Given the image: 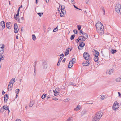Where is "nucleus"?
Here are the masks:
<instances>
[{
	"instance_id": "obj_1",
	"label": "nucleus",
	"mask_w": 121,
	"mask_h": 121,
	"mask_svg": "<svg viewBox=\"0 0 121 121\" xmlns=\"http://www.w3.org/2000/svg\"><path fill=\"white\" fill-rule=\"evenodd\" d=\"M95 26L96 30L98 32L101 33L104 32V26L100 22H98L95 25Z\"/></svg>"
},
{
	"instance_id": "obj_2",
	"label": "nucleus",
	"mask_w": 121,
	"mask_h": 121,
	"mask_svg": "<svg viewBox=\"0 0 121 121\" xmlns=\"http://www.w3.org/2000/svg\"><path fill=\"white\" fill-rule=\"evenodd\" d=\"M102 115V113L100 112L97 113L92 119V121H98Z\"/></svg>"
},
{
	"instance_id": "obj_3",
	"label": "nucleus",
	"mask_w": 121,
	"mask_h": 121,
	"mask_svg": "<svg viewBox=\"0 0 121 121\" xmlns=\"http://www.w3.org/2000/svg\"><path fill=\"white\" fill-rule=\"evenodd\" d=\"M115 9L116 12L119 14L121 13V5L119 3L116 4L115 7Z\"/></svg>"
},
{
	"instance_id": "obj_4",
	"label": "nucleus",
	"mask_w": 121,
	"mask_h": 121,
	"mask_svg": "<svg viewBox=\"0 0 121 121\" xmlns=\"http://www.w3.org/2000/svg\"><path fill=\"white\" fill-rule=\"evenodd\" d=\"M119 107V103H118L117 101H115L114 102L113 106L112 109L116 111L117 110Z\"/></svg>"
},
{
	"instance_id": "obj_5",
	"label": "nucleus",
	"mask_w": 121,
	"mask_h": 121,
	"mask_svg": "<svg viewBox=\"0 0 121 121\" xmlns=\"http://www.w3.org/2000/svg\"><path fill=\"white\" fill-rule=\"evenodd\" d=\"M83 56L85 59L86 60H89L90 59V56L87 52H85L84 53Z\"/></svg>"
},
{
	"instance_id": "obj_6",
	"label": "nucleus",
	"mask_w": 121,
	"mask_h": 121,
	"mask_svg": "<svg viewBox=\"0 0 121 121\" xmlns=\"http://www.w3.org/2000/svg\"><path fill=\"white\" fill-rule=\"evenodd\" d=\"M5 27V23L4 21H2L0 23V28L3 30Z\"/></svg>"
},
{
	"instance_id": "obj_7",
	"label": "nucleus",
	"mask_w": 121,
	"mask_h": 121,
	"mask_svg": "<svg viewBox=\"0 0 121 121\" xmlns=\"http://www.w3.org/2000/svg\"><path fill=\"white\" fill-rule=\"evenodd\" d=\"M4 44L2 45H0V54H2L4 52Z\"/></svg>"
},
{
	"instance_id": "obj_8",
	"label": "nucleus",
	"mask_w": 121,
	"mask_h": 121,
	"mask_svg": "<svg viewBox=\"0 0 121 121\" xmlns=\"http://www.w3.org/2000/svg\"><path fill=\"white\" fill-rule=\"evenodd\" d=\"M64 55L63 54L60 55V58L59 59L58 61L57 64V66H58L59 65L60 62H61L62 59L64 57Z\"/></svg>"
},
{
	"instance_id": "obj_9",
	"label": "nucleus",
	"mask_w": 121,
	"mask_h": 121,
	"mask_svg": "<svg viewBox=\"0 0 121 121\" xmlns=\"http://www.w3.org/2000/svg\"><path fill=\"white\" fill-rule=\"evenodd\" d=\"M14 32L15 33H17L18 31V26L17 23H15L14 25Z\"/></svg>"
},
{
	"instance_id": "obj_10",
	"label": "nucleus",
	"mask_w": 121,
	"mask_h": 121,
	"mask_svg": "<svg viewBox=\"0 0 121 121\" xmlns=\"http://www.w3.org/2000/svg\"><path fill=\"white\" fill-rule=\"evenodd\" d=\"M89 64V62L88 60L85 61H84L82 65L84 66H88Z\"/></svg>"
},
{
	"instance_id": "obj_11",
	"label": "nucleus",
	"mask_w": 121,
	"mask_h": 121,
	"mask_svg": "<svg viewBox=\"0 0 121 121\" xmlns=\"http://www.w3.org/2000/svg\"><path fill=\"white\" fill-rule=\"evenodd\" d=\"M69 48H68L65 51V56L67 55L69 53Z\"/></svg>"
},
{
	"instance_id": "obj_12",
	"label": "nucleus",
	"mask_w": 121,
	"mask_h": 121,
	"mask_svg": "<svg viewBox=\"0 0 121 121\" xmlns=\"http://www.w3.org/2000/svg\"><path fill=\"white\" fill-rule=\"evenodd\" d=\"M113 69H112L110 70L108 69L106 71V73H108L109 74H111L113 72Z\"/></svg>"
},
{
	"instance_id": "obj_13",
	"label": "nucleus",
	"mask_w": 121,
	"mask_h": 121,
	"mask_svg": "<svg viewBox=\"0 0 121 121\" xmlns=\"http://www.w3.org/2000/svg\"><path fill=\"white\" fill-rule=\"evenodd\" d=\"M82 36H79L78 38V39H79L80 40H81V42L85 41L86 40L85 37L82 38Z\"/></svg>"
},
{
	"instance_id": "obj_14",
	"label": "nucleus",
	"mask_w": 121,
	"mask_h": 121,
	"mask_svg": "<svg viewBox=\"0 0 121 121\" xmlns=\"http://www.w3.org/2000/svg\"><path fill=\"white\" fill-rule=\"evenodd\" d=\"M10 22H8L6 23V26L7 28L9 29H10L11 28V26H10L9 24Z\"/></svg>"
},
{
	"instance_id": "obj_15",
	"label": "nucleus",
	"mask_w": 121,
	"mask_h": 121,
	"mask_svg": "<svg viewBox=\"0 0 121 121\" xmlns=\"http://www.w3.org/2000/svg\"><path fill=\"white\" fill-rule=\"evenodd\" d=\"M15 78H13L10 81L11 82H12V85L11 86H10V88H11L13 86V84L14 83L15 81Z\"/></svg>"
},
{
	"instance_id": "obj_16",
	"label": "nucleus",
	"mask_w": 121,
	"mask_h": 121,
	"mask_svg": "<svg viewBox=\"0 0 121 121\" xmlns=\"http://www.w3.org/2000/svg\"><path fill=\"white\" fill-rule=\"evenodd\" d=\"M94 51L95 52V56L98 57L99 56V52L97 50H95L94 49H93V52Z\"/></svg>"
},
{
	"instance_id": "obj_17",
	"label": "nucleus",
	"mask_w": 121,
	"mask_h": 121,
	"mask_svg": "<svg viewBox=\"0 0 121 121\" xmlns=\"http://www.w3.org/2000/svg\"><path fill=\"white\" fill-rule=\"evenodd\" d=\"M61 12H63V13L64 12H65V6L64 5H62L61 6Z\"/></svg>"
},
{
	"instance_id": "obj_18",
	"label": "nucleus",
	"mask_w": 121,
	"mask_h": 121,
	"mask_svg": "<svg viewBox=\"0 0 121 121\" xmlns=\"http://www.w3.org/2000/svg\"><path fill=\"white\" fill-rule=\"evenodd\" d=\"M73 65V63L72 62V61H70L68 65L69 68H70L72 67Z\"/></svg>"
},
{
	"instance_id": "obj_19",
	"label": "nucleus",
	"mask_w": 121,
	"mask_h": 121,
	"mask_svg": "<svg viewBox=\"0 0 121 121\" xmlns=\"http://www.w3.org/2000/svg\"><path fill=\"white\" fill-rule=\"evenodd\" d=\"M85 45L84 43L82 42H80L79 43V46L81 47H83Z\"/></svg>"
},
{
	"instance_id": "obj_20",
	"label": "nucleus",
	"mask_w": 121,
	"mask_h": 121,
	"mask_svg": "<svg viewBox=\"0 0 121 121\" xmlns=\"http://www.w3.org/2000/svg\"><path fill=\"white\" fill-rule=\"evenodd\" d=\"M81 106L80 105H78L74 109V110L78 111L80 109Z\"/></svg>"
},
{
	"instance_id": "obj_21",
	"label": "nucleus",
	"mask_w": 121,
	"mask_h": 121,
	"mask_svg": "<svg viewBox=\"0 0 121 121\" xmlns=\"http://www.w3.org/2000/svg\"><path fill=\"white\" fill-rule=\"evenodd\" d=\"M8 97V95L7 94H6L4 96V102H6L7 100V98Z\"/></svg>"
},
{
	"instance_id": "obj_22",
	"label": "nucleus",
	"mask_w": 121,
	"mask_h": 121,
	"mask_svg": "<svg viewBox=\"0 0 121 121\" xmlns=\"http://www.w3.org/2000/svg\"><path fill=\"white\" fill-rule=\"evenodd\" d=\"M43 68L44 69H46L47 67L46 62H44L43 63Z\"/></svg>"
},
{
	"instance_id": "obj_23",
	"label": "nucleus",
	"mask_w": 121,
	"mask_h": 121,
	"mask_svg": "<svg viewBox=\"0 0 121 121\" xmlns=\"http://www.w3.org/2000/svg\"><path fill=\"white\" fill-rule=\"evenodd\" d=\"M20 91V90L18 89H17L15 90V92L16 93V98L17 97L18 95V93Z\"/></svg>"
},
{
	"instance_id": "obj_24",
	"label": "nucleus",
	"mask_w": 121,
	"mask_h": 121,
	"mask_svg": "<svg viewBox=\"0 0 121 121\" xmlns=\"http://www.w3.org/2000/svg\"><path fill=\"white\" fill-rule=\"evenodd\" d=\"M34 104V102L33 101H31L29 104V106L30 107H32Z\"/></svg>"
},
{
	"instance_id": "obj_25",
	"label": "nucleus",
	"mask_w": 121,
	"mask_h": 121,
	"mask_svg": "<svg viewBox=\"0 0 121 121\" xmlns=\"http://www.w3.org/2000/svg\"><path fill=\"white\" fill-rule=\"evenodd\" d=\"M116 81L117 82H121V77L117 78L116 79Z\"/></svg>"
},
{
	"instance_id": "obj_26",
	"label": "nucleus",
	"mask_w": 121,
	"mask_h": 121,
	"mask_svg": "<svg viewBox=\"0 0 121 121\" xmlns=\"http://www.w3.org/2000/svg\"><path fill=\"white\" fill-rule=\"evenodd\" d=\"M53 92H54V94L56 96V95H58V94L57 95V94H58L59 93V91H56V90H55V91H53Z\"/></svg>"
},
{
	"instance_id": "obj_27",
	"label": "nucleus",
	"mask_w": 121,
	"mask_h": 121,
	"mask_svg": "<svg viewBox=\"0 0 121 121\" xmlns=\"http://www.w3.org/2000/svg\"><path fill=\"white\" fill-rule=\"evenodd\" d=\"M4 57L5 56L4 55L2 54H1L0 55V59L1 60H3L4 59Z\"/></svg>"
},
{
	"instance_id": "obj_28",
	"label": "nucleus",
	"mask_w": 121,
	"mask_h": 121,
	"mask_svg": "<svg viewBox=\"0 0 121 121\" xmlns=\"http://www.w3.org/2000/svg\"><path fill=\"white\" fill-rule=\"evenodd\" d=\"M101 9H102V10L104 12L103 14L104 15L105 14V10L104 8L103 7H101L100 8Z\"/></svg>"
},
{
	"instance_id": "obj_29",
	"label": "nucleus",
	"mask_w": 121,
	"mask_h": 121,
	"mask_svg": "<svg viewBox=\"0 0 121 121\" xmlns=\"http://www.w3.org/2000/svg\"><path fill=\"white\" fill-rule=\"evenodd\" d=\"M3 109H5L6 110H7L8 109V107L6 105H5L3 106Z\"/></svg>"
},
{
	"instance_id": "obj_30",
	"label": "nucleus",
	"mask_w": 121,
	"mask_h": 121,
	"mask_svg": "<svg viewBox=\"0 0 121 121\" xmlns=\"http://www.w3.org/2000/svg\"><path fill=\"white\" fill-rule=\"evenodd\" d=\"M75 36V34L71 36L70 39L71 40L74 39Z\"/></svg>"
},
{
	"instance_id": "obj_31",
	"label": "nucleus",
	"mask_w": 121,
	"mask_h": 121,
	"mask_svg": "<svg viewBox=\"0 0 121 121\" xmlns=\"http://www.w3.org/2000/svg\"><path fill=\"white\" fill-rule=\"evenodd\" d=\"M83 35H84V36L85 37V39H87L88 38V35L87 34L85 33H84Z\"/></svg>"
},
{
	"instance_id": "obj_32",
	"label": "nucleus",
	"mask_w": 121,
	"mask_h": 121,
	"mask_svg": "<svg viewBox=\"0 0 121 121\" xmlns=\"http://www.w3.org/2000/svg\"><path fill=\"white\" fill-rule=\"evenodd\" d=\"M77 27L78 30H80L81 28V26L80 25H78L77 26Z\"/></svg>"
},
{
	"instance_id": "obj_33",
	"label": "nucleus",
	"mask_w": 121,
	"mask_h": 121,
	"mask_svg": "<svg viewBox=\"0 0 121 121\" xmlns=\"http://www.w3.org/2000/svg\"><path fill=\"white\" fill-rule=\"evenodd\" d=\"M111 52L112 53L114 54L117 51L116 50L112 49L111 50Z\"/></svg>"
},
{
	"instance_id": "obj_34",
	"label": "nucleus",
	"mask_w": 121,
	"mask_h": 121,
	"mask_svg": "<svg viewBox=\"0 0 121 121\" xmlns=\"http://www.w3.org/2000/svg\"><path fill=\"white\" fill-rule=\"evenodd\" d=\"M86 113V111H82L81 113V115L82 116L84 114Z\"/></svg>"
},
{
	"instance_id": "obj_35",
	"label": "nucleus",
	"mask_w": 121,
	"mask_h": 121,
	"mask_svg": "<svg viewBox=\"0 0 121 121\" xmlns=\"http://www.w3.org/2000/svg\"><path fill=\"white\" fill-rule=\"evenodd\" d=\"M46 95V94H43L41 98L42 99H43L45 98Z\"/></svg>"
},
{
	"instance_id": "obj_36",
	"label": "nucleus",
	"mask_w": 121,
	"mask_h": 121,
	"mask_svg": "<svg viewBox=\"0 0 121 121\" xmlns=\"http://www.w3.org/2000/svg\"><path fill=\"white\" fill-rule=\"evenodd\" d=\"M67 120L68 121H73V119L72 117H70L68 118Z\"/></svg>"
},
{
	"instance_id": "obj_37",
	"label": "nucleus",
	"mask_w": 121,
	"mask_h": 121,
	"mask_svg": "<svg viewBox=\"0 0 121 121\" xmlns=\"http://www.w3.org/2000/svg\"><path fill=\"white\" fill-rule=\"evenodd\" d=\"M32 39L34 41L36 39V36L34 34L32 35Z\"/></svg>"
},
{
	"instance_id": "obj_38",
	"label": "nucleus",
	"mask_w": 121,
	"mask_h": 121,
	"mask_svg": "<svg viewBox=\"0 0 121 121\" xmlns=\"http://www.w3.org/2000/svg\"><path fill=\"white\" fill-rule=\"evenodd\" d=\"M65 12H64L63 13V12H62V13H61L60 14V15L61 17H62L64 15V14L65 13Z\"/></svg>"
},
{
	"instance_id": "obj_39",
	"label": "nucleus",
	"mask_w": 121,
	"mask_h": 121,
	"mask_svg": "<svg viewBox=\"0 0 121 121\" xmlns=\"http://www.w3.org/2000/svg\"><path fill=\"white\" fill-rule=\"evenodd\" d=\"M94 59L95 62H97L98 61V57H95L94 58Z\"/></svg>"
},
{
	"instance_id": "obj_40",
	"label": "nucleus",
	"mask_w": 121,
	"mask_h": 121,
	"mask_svg": "<svg viewBox=\"0 0 121 121\" xmlns=\"http://www.w3.org/2000/svg\"><path fill=\"white\" fill-rule=\"evenodd\" d=\"M58 26H57L56 28H55L53 30L54 32H55L58 30Z\"/></svg>"
},
{
	"instance_id": "obj_41",
	"label": "nucleus",
	"mask_w": 121,
	"mask_h": 121,
	"mask_svg": "<svg viewBox=\"0 0 121 121\" xmlns=\"http://www.w3.org/2000/svg\"><path fill=\"white\" fill-rule=\"evenodd\" d=\"M38 15L40 17H41L43 14V13H37Z\"/></svg>"
},
{
	"instance_id": "obj_42",
	"label": "nucleus",
	"mask_w": 121,
	"mask_h": 121,
	"mask_svg": "<svg viewBox=\"0 0 121 121\" xmlns=\"http://www.w3.org/2000/svg\"><path fill=\"white\" fill-rule=\"evenodd\" d=\"M76 59L74 58H73L72 60L70 61H72V62L73 63V62H75L76 61Z\"/></svg>"
},
{
	"instance_id": "obj_43",
	"label": "nucleus",
	"mask_w": 121,
	"mask_h": 121,
	"mask_svg": "<svg viewBox=\"0 0 121 121\" xmlns=\"http://www.w3.org/2000/svg\"><path fill=\"white\" fill-rule=\"evenodd\" d=\"M105 98V96H102L101 97V99L104 100Z\"/></svg>"
},
{
	"instance_id": "obj_44",
	"label": "nucleus",
	"mask_w": 121,
	"mask_h": 121,
	"mask_svg": "<svg viewBox=\"0 0 121 121\" xmlns=\"http://www.w3.org/2000/svg\"><path fill=\"white\" fill-rule=\"evenodd\" d=\"M73 32L75 34H77V30H74Z\"/></svg>"
},
{
	"instance_id": "obj_45",
	"label": "nucleus",
	"mask_w": 121,
	"mask_h": 121,
	"mask_svg": "<svg viewBox=\"0 0 121 121\" xmlns=\"http://www.w3.org/2000/svg\"><path fill=\"white\" fill-rule=\"evenodd\" d=\"M14 18L16 20H17L19 19V17H18L16 16L15 15Z\"/></svg>"
},
{
	"instance_id": "obj_46",
	"label": "nucleus",
	"mask_w": 121,
	"mask_h": 121,
	"mask_svg": "<svg viewBox=\"0 0 121 121\" xmlns=\"http://www.w3.org/2000/svg\"><path fill=\"white\" fill-rule=\"evenodd\" d=\"M71 85L73 86H76V84H75L73 82H71L70 83L69 85Z\"/></svg>"
},
{
	"instance_id": "obj_47",
	"label": "nucleus",
	"mask_w": 121,
	"mask_h": 121,
	"mask_svg": "<svg viewBox=\"0 0 121 121\" xmlns=\"http://www.w3.org/2000/svg\"><path fill=\"white\" fill-rule=\"evenodd\" d=\"M52 99L56 101L58 100V99H57V98H52Z\"/></svg>"
},
{
	"instance_id": "obj_48",
	"label": "nucleus",
	"mask_w": 121,
	"mask_h": 121,
	"mask_svg": "<svg viewBox=\"0 0 121 121\" xmlns=\"http://www.w3.org/2000/svg\"><path fill=\"white\" fill-rule=\"evenodd\" d=\"M78 48L79 50H82L83 49L82 47H81L79 46L78 47Z\"/></svg>"
},
{
	"instance_id": "obj_49",
	"label": "nucleus",
	"mask_w": 121,
	"mask_h": 121,
	"mask_svg": "<svg viewBox=\"0 0 121 121\" xmlns=\"http://www.w3.org/2000/svg\"><path fill=\"white\" fill-rule=\"evenodd\" d=\"M11 85H10V84H9V83L8 85V90H9V89L10 88H10V86H10Z\"/></svg>"
},
{
	"instance_id": "obj_50",
	"label": "nucleus",
	"mask_w": 121,
	"mask_h": 121,
	"mask_svg": "<svg viewBox=\"0 0 121 121\" xmlns=\"http://www.w3.org/2000/svg\"><path fill=\"white\" fill-rule=\"evenodd\" d=\"M73 6H74V8H76V9H77L79 10H81V9H80L78 8L75 5H74Z\"/></svg>"
},
{
	"instance_id": "obj_51",
	"label": "nucleus",
	"mask_w": 121,
	"mask_h": 121,
	"mask_svg": "<svg viewBox=\"0 0 121 121\" xmlns=\"http://www.w3.org/2000/svg\"><path fill=\"white\" fill-rule=\"evenodd\" d=\"M84 32H83L82 30H81L80 31V33H81L83 35L84 34Z\"/></svg>"
},
{
	"instance_id": "obj_52",
	"label": "nucleus",
	"mask_w": 121,
	"mask_h": 121,
	"mask_svg": "<svg viewBox=\"0 0 121 121\" xmlns=\"http://www.w3.org/2000/svg\"><path fill=\"white\" fill-rule=\"evenodd\" d=\"M35 68L34 69V75H35L36 74V73H35Z\"/></svg>"
},
{
	"instance_id": "obj_53",
	"label": "nucleus",
	"mask_w": 121,
	"mask_h": 121,
	"mask_svg": "<svg viewBox=\"0 0 121 121\" xmlns=\"http://www.w3.org/2000/svg\"><path fill=\"white\" fill-rule=\"evenodd\" d=\"M79 39H76L75 41L77 43H78V42L79 41Z\"/></svg>"
},
{
	"instance_id": "obj_54",
	"label": "nucleus",
	"mask_w": 121,
	"mask_h": 121,
	"mask_svg": "<svg viewBox=\"0 0 121 121\" xmlns=\"http://www.w3.org/2000/svg\"><path fill=\"white\" fill-rule=\"evenodd\" d=\"M56 91H59H59H60V89L58 88H57L55 90H56Z\"/></svg>"
},
{
	"instance_id": "obj_55",
	"label": "nucleus",
	"mask_w": 121,
	"mask_h": 121,
	"mask_svg": "<svg viewBox=\"0 0 121 121\" xmlns=\"http://www.w3.org/2000/svg\"><path fill=\"white\" fill-rule=\"evenodd\" d=\"M4 109H3L2 108L0 110V112H3L4 110Z\"/></svg>"
},
{
	"instance_id": "obj_56",
	"label": "nucleus",
	"mask_w": 121,
	"mask_h": 121,
	"mask_svg": "<svg viewBox=\"0 0 121 121\" xmlns=\"http://www.w3.org/2000/svg\"><path fill=\"white\" fill-rule=\"evenodd\" d=\"M66 60V59L65 58H64L63 60H62V62L63 63L65 62Z\"/></svg>"
},
{
	"instance_id": "obj_57",
	"label": "nucleus",
	"mask_w": 121,
	"mask_h": 121,
	"mask_svg": "<svg viewBox=\"0 0 121 121\" xmlns=\"http://www.w3.org/2000/svg\"><path fill=\"white\" fill-rule=\"evenodd\" d=\"M71 2L73 4H74V0H71Z\"/></svg>"
},
{
	"instance_id": "obj_58",
	"label": "nucleus",
	"mask_w": 121,
	"mask_h": 121,
	"mask_svg": "<svg viewBox=\"0 0 121 121\" xmlns=\"http://www.w3.org/2000/svg\"><path fill=\"white\" fill-rule=\"evenodd\" d=\"M118 93L119 95V97H121V94H120V93L119 92H118Z\"/></svg>"
},
{
	"instance_id": "obj_59",
	"label": "nucleus",
	"mask_w": 121,
	"mask_h": 121,
	"mask_svg": "<svg viewBox=\"0 0 121 121\" xmlns=\"http://www.w3.org/2000/svg\"><path fill=\"white\" fill-rule=\"evenodd\" d=\"M21 121V120L20 119H17L16 121Z\"/></svg>"
},
{
	"instance_id": "obj_60",
	"label": "nucleus",
	"mask_w": 121,
	"mask_h": 121,
	"mask_svg": "<svg viewBox=\"0 0 121 121\" xmlns=\"http://www.w3.org/2000/svg\"><path fill=\"white\" fill-rule=\"evenodd\" d=\"M46 3H48L49 1V0H44Z\"/></svg>"
},
{
	"instance_id": "obj_61",
	"label": "nucleus",
	"mask_w": 121,
	"mask_h": 121,
	"mask_svg": "<svg viewBox=\"0 0 121 121\" xmlns=\"http://www.w3.org/2000/svg\"><path fill=\"white\" fill-rule=\"evenodd\" d=\"M16 39H18V36L17 35L16 36Z\"/></svg>"
},
{
	"instance_id": "obj_62",
	"label": "nucleus",
	"mask_w": 121,
	"mask_h": 121,
	"mask_svg": "<svg viewBox=\"0 0 121 121\" xmlns=\"http://www.w3.org/2000/svg\"><path fill=\"white\" fill-rule=\"evenodd\" d=\"M87 103L89 104H93V103Z\"/></svg>"
},
{
	"instance_id": "obj_63",
	"label": "nucleus",
	"mask_w": 121,
	"mask_h": 121,
	"mask_svg": "<svg viewBox=\"0 0 121 121\" xmlns=\"http://www.w3.org/2000/svg\"><path fill=\"white\" fill-rule=\"evenodd\" d=\"M47 99H48L49 98H50V97L49 96H47Z\"/></svg>"
},
{
	"instance_id": "obj_64",
	"label": "nucleus",
	"mask_w": 121,
	"mask_h": 121,
	"mask_svg": "<svg viewBox=\"0 0 121 121\" xmlns=\"http://www.w3.org/2000/svg\"><path fill=\"white\" fill-rule=\"evenodd\" d=\"M17 20H18V21L19 23H21V22H20V20L19 19H18Z\"/></svg>"
}]
</instances>
